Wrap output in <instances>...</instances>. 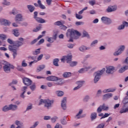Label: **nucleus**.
Listing matches in <instances>:
<instances>
[{
	"mask_svg": "<svg viewBox=\"0 0 128 128\" xmlns=\"http://www.w3.org/2000/svg\"><path fill=\"white\" fill-rule=\"evenodd\" d=\"M66 36L68 38L70 39L68 42H73L74 40H78L80 36V33L72 29H68L66 33Z\"/></svg>",
	"mask_w": 128,
	"mask_h": 128,
	"instance_id": "obj_1",
	"label": "nucleus"
},
{
	"mask_svg": "<svg viewBox=\"0 0 128 128\" xmlns=\"http://www.w3.org/2000/svg\"><path fill=\"white\" fill-rule=\"evenodd\" d=\"M24 45V42H20L19 40H16L14 42V45H9L8 46V48L10 52H13V58H16V56H18V50H16V48H20V46H22ZM16 46V48L14 47Z\"/></svg>",
	"mask_w": 128,
	"mask_h": 128,
	"instance_id": "obj_2",
	"label": "nucleus"
},
{
	"mask_svg": "<svg viewBox=\"0 0 128 128\" xmlns=\"http://www.w3.org/2000/svg\"><path fill=\"white\" fill-rule=\"evenodd\" d=\"M54 102V100H50L48 99H41L40 100V102L38 104V106H40V104H44V108H46L47 110H50V108H52Z\"/></svg>",
	"mask_w": 128,
	"mask_h": 128,
	"instance_id": "obj_3",
	"label": "nucleus"
},
{
	"mask_svg": "<svg viewBox=\"0 0 128 128\" xmlns=\"http://www.w3.org/2000/svg\"><path fill=\"white\" fill-rule=\"evenodd\" d=\"M104 72H106V68H103L101 70H99L94 73V84H98V82L100 80V77L104 74Z\"/></svg>",
	"mask_w": 128,
	"mask_h": 128,
	"instance_id": "obj_4",
	"label": "nucleus"
},
{
	"mask_svg": "<svg viewBox=\"0 0 128 128\" xmlns=\"http://www.w3.org/2000/svg\"><path fill=\"white\" fill-rule=\"evenodd\" d=\"M2 64L4 65L3 66V70L6 74H10L11 72V70H14V66L6 61H2Z\"/></svg>",
	"mask_w": 128,
	"mask_h": 128,
	"instance_id": "obj_5",
	"label": "nucleus"
},
{
	"mask_svg": "<svg viewBox=\"0 0 128 128\" xmlns=\"http://www.w3.org/2000/svg\"><path fill=\"white\" fill-rule=\"evenodd\" d=\"M126 50V46L124 45H120L117 51H116L114 52L113 55L114 56H120L121 54L124 52Z\"/></svg>",
	"mask_w": 128,
	"mask_h": 128,
	"instance_id": "obj_6",
	"label": "nucleus"
},
{
	"mask_svg": "<svg viewBox=\"0 0 128 128\" xmlns=\"http://www.w3.org/2000/svg\"><path fill=\"white\" fill-rule=\"evenodd\" d=\"M101 20L103 24H112V21L110 18L106 16H102L101 18Z\"/></svg>",
	"mask_w": 128,
	"mask_h": 128,
	"instance_id": "obj_7",
	"label": "nucleus"
},
{
	"mask_svg": "<svg viewBox=\"0 0 128 128\" xmlns=\"http://www.w3.org/2000/svg\"><path fill=\"white\" fill-rule=\"evenodd\" d=\"M126 26H128V22L126 21H124L122 24L118 26L117 30H123L125 28Z\"/></svg>",
	"mask_w": 128,
	"mask_h": 128,
	"instance_id": "obj_8",
	"label": "nucleus"
},
{
	"mask_svg": "<svg viewBox=\"0 0 128 128\" xmlns=\"http://www.w3.org/2000/svg\"><path fill=\"white\" fill-rule=\"evenodd\" d=\"M22 81L24 84L26 85L27 86H28L32 84V80H30V78H22Z\"/></svg>",
	"mask_w": 128,
	"mask_h": 128,
	"instance_id": "obj_9",
	"label": "nucleus"
},
{
	"mask_svg": "<svg viewBox=\"0 0 128 128\" xmlns=\"http://www.w3.org/2000/svg\"><path fill=\"white\" fill-rule=\"evenodd\" d=\"M90 50V48L84 45H82L78 48V50L81 52H85L86 50Z\"/></svg>",
	"mask_w": 128,
	"mask_h": 128,
	"instance_id": "obj_10",
	"label": "nucleus"
},
{
	"mask_svg": "<svg viewBox=\"0 0 128 128\" xmlns=\"http://www.w3.org/2000/svg\"><path fill=\"white\" fill-rule=\"evenodd\" d=\"M114 72V67L112 66H110L106 68V73L108 74H112Z\"/></svg>",
	"mask_w": 128,
	"mask_h": 128,
	"instance_id": "obj_11",
	"label": "nucleus"
},
{
	"mask_svg": "<svg viewBox=\"0 0 128 128\" xmlns=\"http://www.w3.org/2000/svg\"><path fill=\"white\" fill-rule=\"evenodd\" d=\"M126 112H128V106L127 104H123L122 108H120V113L126 114Z\"/></svg>",
	"mask_w": 128,
	"mask_h": 128,
	"instance_id": "obj_12",
	"label": "nucleus"
},
{
	"mask_svg": "<svg viewBox=\"0 0 128 128\" xmlns=\"http://www.w3.org/2000/svg\"><path fill=\"white\" fill-rule=\"evenodd\" d=\"M82 112H84V110L82 109H80L79 110L78 112L75 116V118H77L78 120H80V118H84L86 114L84 116H82Z\"/></svg>",
	"mask_w": 128,
	"mask_h": 128,
	"instance_id": "obj_13",
	"label": "nucleus"
},
{
	"mask_svg": "<svg viewBox=\"0 0 128 128\" xmlns=\"http://www.w3.org/2000/svg\"><path fill=\"white\" fill-rule=\"evenodd\" d=\"M61 106L64 110H66V98L65 97L63 98L62 100Z\"/></svg>",
	"mask_w": 128,
	"mask_h": 128,
	"instance_id": "obj_14",
	"label": "nucleus"
},
{
	"mask_svg": "<svg viewBox=\"0 0 128 128\" xmlns=\"http://www.w3.org/2000/svg\"><path fill=\"white\" fill-rule=\"evenodd\" d=\"M15 124L17 126L16 128H24V122L16 120L15 121Z\"/></svg>",
	"mask_w": 128,
	"mask_h": 128,
	"instance_id": "obj_15",
	"label": "nucleus"
},
{
	"mask_svg": "<svg viewBox=\"0 0 128 128\" xmlns=\"http://www.w3.org/2000/svg\"><path fill=\"white\" fill-rule=\"evenodd\" d=\"M12 34H14V36L18 37L20 36V30L18 28L13 29L12 30Z\"/></svg>",
	"mask_w": 128,
	"mask_h": 128,
	"instance_id": "obj_16",
	"label": "nucleus"
},
{
	"mask_svg": "<svg viewBox=\"0 0 128 128\" xmlns=\"http://www.w3.org/2000/svg\"><path fill=\"white\" fill-rule=\"evenodd\" d=\"M116 10V6H109L106 9L107 12H112Z\"/></svg>",
	"mask_w": 128,
	"mask_h": 128,
	"instance_id": "obj_17",
	"label": "nucleus"
},
{
	"mask_svg": "<svg viewBox=\"0 0 128 128\" xmlns=\"http://www.w3.org/2000/svg\"><path fill=\"white\" fill-rule=\"evenodd\" d=\"M47 80L52 82H56L58 80V78L56 76H50L46 78Z\"/></svg>",
	"mask_w": 128,
	"mask_h": 128,
	"instance_id": "obj_18",
	"label": "nucleus"
},
{
	"mask_svg": "<svg viewBox=\"0 0 128 128\" xmlns=\"http://www.w3.org/2000/svg\"><path fill=\"white\" fill-rule=\"evenodd\" d=\"M112 93H108L103 96V100H108V98H112Z\"/></svg>",
	"mask_w": 128,
	"mask_h": 128,
	"instance_id": "obj_19",
	"label": "nucleus"
},
{
	"mask_svg": "<svg viewBox=\"0 0 128 128\" xmlns=\"http://www.w3.org/2000/svg\"><path fill=\"white\" fill-rule=\"evenodd\" d=\"M116 90V88H108L105 89L103 90L104 94H107L108 92H114Z\"/></svg>",
	"mask_w": 128,
	"mask_h": 128,
	"instance_id": "obj_20",
	"label": "nucleus"
},
{
	"mask_svg": "<svg viewBox=\"0 0 128 128\" xmlns=\"http://www.w3.org/2000/svg\"><path fill=\"white\" fill-rule=\"evenodd\" d=\"M10 22L8 21V20H6V19H2L1 24L2 26H10Z\"/></svg>",
	"mask_w": 128,
	"mask_h": 128,
	"instance_id": "obj_21",
	"label": "nucleus"
},
{
	"mask_svg": "<svg viewBox=\"0 0 128 128\" xmlns=\"http://www.w3.org/2000/svg\"><path fill=\"white\" fill-rule=\"evenodd\" d=\"M16 22H22V14H18L15 17Z\"/></svg>",
	"mask_w": 128,
	"mask_h": 128,
	"instance_id": "obj_22",
	"label": "nucleus"
},
{
	"mask_svg": "<svg viewBox=\"0 0 128 128\" xmlns=\"http://www.w3.org/2000/svg\"><path fill=\"white\" fill-rule=\"evenodd\" d=\"M97 116H98V114H96V112H92L90 116L92 122H94V120L96 118Z\"/></svg>",
	"mask_w": 128,
	"mask_h": 128,
	"instance_id": "obj_23",
	"label": "nucleus"
},
{
	"mask_svg": "<svg viewBox=\"0 0 128 128\" xmlns=\"http://www.w3.org/2000/svg\"><path fill=\"white\" fill-rule=\"evenodd\" d=\"M34 20H36V22L40 24H44V22H46V20L38 16L34 18Z\"/></svg>",
	"mask_w": 128,
	"mask_h": 128,
	"instance_id": "obj_24",
	"label": "nucleus"
},
{
	"mask_svg": "<svg viewBox=\"0 0 128 128\" xmlns=\"http://www.w3.org/2000/svg\"><path fill=\"white\" fill-rule=\"evenodd\" d=\"M72 74L70 72H64L62 74V76L65 78H70Z\"/></svg>",
	"mask_w": 128,
	"mask_h": 128,
	"instance_id": "obj_25",
	"label": "nucleus"
},
{
	"mask_svg": "<svg viewBox=\"0 0 128 128\" xmlns=\"http://www.w3.org/2000/svg\"><path fill=\"white\" fill-rule=\"evenodd\" d=\"M84 68L85 72H88L92 68V66L88 65V63H84Z\"/></svg>",
	"mask_w": 128,
	"mask_h": 128,
	"instance_id": "obj_26",
	"label": "nucleus"
},
{
	"mask_svg": "<svg viewBox=\"0 0 128 128\" xmlns=\"http://www.w3.org/2000/svg\"><path fill=\"white\" fill-rule=\"evenodd\" d=\"M65 57V60L66 61L67 64H68L72 60V55H68L64 56Z\"/></svg>",
	"mask_w": 128,
	"mask_h": 128,
	"instance_id": "obj_27",
	"label": "nucleus"
},
{
	"mask_svg": "<svg viewBox=\"0 0 128 128\" xmlns=\"http://www.w3.org/2000/svg\"><path fill=\"white\" fill-rule=\"evenodd\" d=\"M40 48L36 49L34 50L32 52V54L33 56H38V54H40Z\"/></svg>",
	"mask_w": 128,
	"mask_h": 128,
	"instance_id": "obj_28",
	"label": "nucleus"
},
{
	"mask_svg": "<svg viewBox=\"0 0 128 128\" xmlns=\"http://www.w3.org/2000/svg\"><path fill=\"white\" fill-rule=\"evenodd\" d=\"M45 68H46V65L44 64L40 65L37 68L36 72H41V70H44Z\"/></svg>",
	"mask_w": 128,
	"mask_h": 128,
	"instance_id": "obj_29",
	"label": "nucleus"
},
{
	"mask_svg": "<svg viewBox=\"0 0 128 128\" xmlns=\"http://www.w3.org/2000/svg\"><path fill=\"white\" fill-rule=\"evenodd\" d=\"M57 96H62L64 94V92L61 90H57L55 92Z\"/></svg>",
	"mask_w": 128,
	"mask_h": 128,
	"instance_id": "obj_30",
	"label": "nucleus"
},
{
	"mask_svg": "<svg viewBox=\"0 0 128 128\" xmlns=\"http://www.w3.org/2000/svg\"><path fill=\"white\" fill-rule=\"evenodd\" d=\"M9 108L10 110H18V106L16 105L10 104Z\"/></svg>",
	"mask_w": 128,
	"mask_h": 128,
	"instance_id": "obj_31",
	"label": "nucleus"
},
{
	"mask_svg": "<svg viewBox=\"0 0 128 128\" xmlns=\"http://www.w3.org/2000/svg\"><path fill=\"white\" fill-rule=\"evenodd\" d=\"M56 84H58V86H62L63 84L62 79L58 78V79L56 80Z\"/></svg>",
	"mask_w": 128,
	"mask_h": 128,
	"instance_id": "obj_32",
	"label": "nucleus"
},
{
	"mask_svg": "<svg viewBox=\"0 0 128 128\" xmlns=\"http://www.w3.org/2000/svg\"><path fill=\"white\" fill-rule=\"evenodd\" d=\"M126 70H128V66H125L124 67L120 68L118 72L120 74H122V72H124Z\"/></svg>",
	"mask_w": 128,
	"mask_h": 128,
	"instance_id": "obj_33",
	"label": "nucleus"
},
{
	"mask_svg": "<svg viewBox=\"0 0 128 128\" xmlns=\"http://www.w3.org/2000/svg\"><path fill=\"white\" fill-rule=\"evenodd\" d=\"M38 6H39V8H42V10L46 9V6L42 4V1H40V0H38Z\"/></svg>",
	"mask_w": 128,
	"mask_h": 128,
	"instance_id": "obj_34",
	"label": "nucleus"
},
{
	"mask_svg": "<svg viewBox=\"0 0 128 128\" xmlns=\"http://www.w3.org/2000/svg\"><path fill=\"white\" fill-rule=\"evenodd\" d=\"M2 112H8V110H10V106H8L6 105V106H3L2 108Z\"/></svg>",
	"mask_w": 128,
	"mask_h": 128,
	"instance_id": "obj_35",
	"label": "nucleus"
},
{
	"mask_svg": "<svg viewBox=\"0 0 128 128\" xmlns=\"http://www.w3.org/2000/svg\"><path fill=\"white\" fill-rule=\"evenodd\" d=\"M58 62H60V60L58 58H55L53 60V64L55 66H58Z\"/></svg>",
	"mask_w": 128,
	"mask_h": 128,
	"instance_id": "obj_36",
	"label": "nucleus"
},
{
	"mask_svg": "<svg viewBox=\"0 0 128 128\" xmlns=\"http://www.w3.org/2000/svg\"><path fill=\"white\" fill-rule=\"evenodd\" d=\"M27 8L30 12H32L34 10V7L32 5L27 6Z\"/></svg>",
	"mask_w": 128,
	"mask_h": 128,
	"instance_id": "obj_37",
	"label": "nucleus"
},
{
	"mask_svg": "<svg viewBox=\"0 0 128 128\" xmlns=\"http://www.w3.org/2000/svg\"><path fill=\"white\" fill-rule=\"evenodd\" d=\"M90 100V96L86 95L83 98V102H88Z\"/></svg>",
	"mask_w": 128,
	"mask_h": 128,
	"instance_id": "obj_38",
	"label": "nucleus"
},
{
	"mask_svg": "<svg viewBox=\"0 0 128 128\" xmlns=\"http://www.w3.org/2000/svg\"><path fill=\"white\" fill-rule=\"evenodd\" d=\"M122 104L124 105L126 104L127 106H128V96H126L124 100H122Z\"/></svg>",
	"mask_w": 128,
	"mask_h": 128,
	"instance_id": "obj_39",
	"label": "nucleus"
},
{
	"mask_svg": "<svg viewBox=\"0 0 128 128\" xmlns=\"http://www.w3.org/2000/svg\"><path fill=\"white\" fill-rule=\"evenodd\" d=\"M70 66H76V64H78V62H72L70 61V62L68 63Z\"/></svg>",
	"mask_w": 128,
	"mask_h": 128,
	"instance_id": "obj_40",
	"label": "nucleus"
},
{
	"mask_svg": "<svg viewBox=\"0 0 128 128\" xmlns=\"http://www.w3.org/2000/svg\"><path fill=\"white\" fill-rule=\"evenodd\" d=\"M64 22H60V21H57V22H55L54 23V26H62V24H64Z\"/></svg>",
	"mask_w": 128,
	"mask_h": 128,
	"instance_id": "obj_41",
	"label": "nucleus"
},
{
	"mask_svg": "<svg viewBox=\"0 0 128 128\" xmlns=\"http://www.w3.org/2000/svg\"><path fill=\"white\" fill-rule=\"evenodd\" d=\"M98 40H94L90 44V46H91V48H94V46H95L96 44H98Z\"/></svg>",
	"mask_w": 128,
	"mask_h": 128,
	"instance_id": "obj_42",
	"label": "nucleus"
},
{
	"mask_svg": "<svg viewBox=\"0 0 128 128\" xmlns=\"http://www.w3.org/2000/svg\"><path fill=\"white\" fill-rule=\"evenodd\" d=\"M106 126V124L102 122L99 124L96 128H104V126Z\"/></svg>",
	"mask_w": 128,
	"mask_h": 128,
	"instance_id": "obj_43",
	"label": "nucleus"
},
{
	"mask_svg": "<svg viewBox=\"0 0 128 128\" xmlns=\"http://www.w3.org/2000/svg\"><path fill=\"white\" fill-rule=\"evenodd\" d=\"M86 82L84 81H79L78 82V86L80 88L84 85V84Z\"/></svg>",
	"mask_w": 128,
	"mask_h": 128,
	"instance_id": "obj_44",
	"label": "nucleus"
},
{
	"mask_svg": "<svg viewBox=\"0 0 128 128\" xmlns=\"http://www.w3.org/2000/svg\"><path fill=\"white\" fill-rule=\"evenodd\" d=\"M102 106H100L97 109V112H98V114H100V112H102Z\"/></svg>",
	"mask_w": 128,
	"mask_h": 128,
	"instance_id": "obj_45",
	"label": "nucleus"
},
{
	"mask_svg": "<svg viewBox=\"0 0 128 128\" xmlns=\"http://www.w3.org/2000/svg\"><path fill=\"white\" fill-rule=\"evenodd\" d=\"M30 88L31 90H32V92H34V90H36V84H32L30 86Z\"/></svg>",
	"mask_w": 128,
	"mask_h": 128,
	"instance_id": "obj_46",
	"label": "nucleus"
},
{
	"mask_svg": "<svg viewBox=\"0 0 128 128\" xmlns=\"http://www.w3.org/2000/svg\"><path fill=\"white\" fill-rule=\"evenodd\" d=\"M47 42H50V44H52V42H54V40L52 38H48L47 40Z\"/></svg>",
	"mask_w": 128,
	"mask_h": 128,
	"instance_id": "obj_47",
	"label": "nucleus"
},
{
	"mask_svg": "<svg viewBox=\"0 0 128 128\" xmlns=\"http://www.w3.org/2000/svg\"><path fill=\"white\" fill-rule=\"evenodd\" d=\"M42 58H44V54H41L40 55H39L37 58V61H36V62H38L40 60H41Z\"/></svg>",
	"mask_w": 128,
	"mask_h": 128,
	"instance_id": "obj_48",
	"label": "nucleus"
},
{
	"mask_svg": "<svg viewBox=\"0 0 128 128\" xmlns=\"http://www.w3.org/2000/svg\"><path fill=\"white\" fill-rule=\"evenodd\" d=\"M82 34L86 38H90V35L88 34V33L86 32V31H83Z\"/></svg>",
	"mask_w": 128,
	"mask_h": 128,
	"instance_id": "obj_49",
	"label": "nucleus"
},
{
	"mask_svg": "<svg viewBox=\"0 0 128 128\" xmlns=\"http://www.w3.org/2000/svg\"><path fill=\"white\" fill-rule=\"evenodd\" d=\"M74 44H67V47L68 48H74Z\"/></svg>",
	"mask_w": 128,
	"mask_h": 128,
	"instance_id": "obj_50",
	"label": "nucleus"
},
{
	"mask_svg": "<svg viewBox=\"0 0 128 128\" xmlns=\"http://www.w3.org/2000/svg\"><path fill=\"white\" fill-rule=\"evenodd\" d=\"M18 80H12V82L9 84V86H12V84H17Z\"/></svg>",
	"mask_w": 128,
	"mask_h": 128,
	"instance_id": "obj_51",
	"label": "nucleus"
},
{
	"mask_svg": "<svg viewBox=\"0 0 128 128\" xmlns=\"http://www.w3.org/2000/svg\"><path fill=\"white\" fill-rule=\"evenodd\" d=\"M60 30H66V28H68V27H66V26L64 25V24H62V25H61L60 26Z\"/></svg>",
	"mask_w": 128,
	"mask_h": 128,
	"instance_id": "obj_52",
	"label": "nucleus"
},
{
	"mask_svg": "<svg viewBox=\"0 0 128 128\" xmlns=\"http://www.w3.org/2000/svg\"><path fill=\"white\" fill-rule=\"evenodd\" d=\"M32 108V105H30L27 106L26 110H25V112H28V110H30Z\"/></svg>",
	"mask_w": 128,
	"mask_h": 128,
	"instance_id": "obj_53",
	"label": "nucleus"
},
{
	"mask_svg": "<svg viewBox=\"0 0 128 128\" xmlns=\"http://www.w3.org/2000/svg\"><path fill=\"white\" fill-rule=\"evenodd\" d=\"M7 42L10 44H13V46H14V41H13L12 40V39H8Z\"/></svg>",
	"mask_w": 128,
	"mask_h": 128,
	"instance_id": "obj_54",
	"label": "nucleus"
},
{
	"mask_svg": "<svg viewBox=\"0 0 128 128\" xmlns=\"http://www.w3.org/2000/svg\"><path fill=\"white\" fill-rule=\"evenodd\" d=\"M60 122L62 124H63L64 126H66V124H68V122H66V120L64 119H62Z\"/></svg>",
	"mask_w": 128,
	"mask_h": 128,
	"instance_id": "obj_55",
	"label": "nucleus"
},
{
	"mask_svg": "<svg viewBox=\"0 0 128 128\" xmlns=\"http://www.w3.org/2000/svg\"><path fill=\"white\" fill-rule=\"evenodd\" d=\"M102 106V108L104 110H108V107L106 106L104 104H103Z\"/></svg>",
	"mask_w": 128,
	"mask_h": 128,
	"instance_id": "obj_56",
	"label": "nucleus"
},
{
	"mask_svg": "<svg viewBox=\"0 0 128 128\" xmlns=\"http://www.w3.org/2000/svg\"><path fill=\"white\" fill-rule=\"evenodd\" d=\"M78 72L79 74H84L86 72V70H84V68H82L80 70H78Z\"/></svg>",
	"mask_w": 128,
	"mask_h": 128,
	"instance_id": "obj_57",
	"label": "nucleus"
},
{
	"mask_svg": "<svg viewBox=\"0 0 128 128\" xmlns=\"http://www.w3.org/2000/svg\"><path fill=\"white\" fill-rule=\"evenodd\" d=\"M58 118V116H54L51 118V121L52 122H56Z\"/></svg>",
	"mask_w": 128,
	"mask_h": 128,
	"instance_id": "obj_58",
	"label": "nucleus"
},
{
	"mask_svg": "<svg viewBox=\"0 0 128 128\" xmlns=\"http://www.w3.org/2000/svg\"><path fill=\"white\" fill-rule=\"evenodd\" d=\"M76 18H78V20H82V16L78 14H76Z\"/></svg>",
	"mask_w": 128,
	"mask_h": 128,
	"instance_id": "obj_59",
	"label": "nucleus"
},
{
	"mask_svg": "<svg viewBox=\"0 0 128 128\" xmlns=\"http://www.w3.org/2000/svg\"><path fill=\"white\" fill-rule=\"evenodd\" d=\"M6 38H7V36L6 35L0 34V38H1V40H6Z\"/></svg>",
	"mask_w": 128,
	"mask_h": 128,
	"instance_id": "obj_60",
	"label": "nucleus"
},
{
	"mask_svg": "<svg viewBox=\"0 0 128 128\" xmlns=\"http://www.w3.org/2000/svg\"><path fill=\"white\" fill-rule=\"evenodd\" d=\"M22 66H24V68H26V66H28V64L26 63L25 60H24L22 62Z\"/></svg>",
	"mask_w": 128,
	"mask_h": 128,
	"instance_id": "obj_61",
	"label": "nucleus"
},
{
	"mask_svg": "<svg viewBox=\"0 0 128 128\" xmlns=\"http://www.w3.org/2000/svg\"><path fill=\"white\" fill-rule=\"evenodd\" d=\"M102 95V90H99L97 92L96 96H100Z\"/></svg>",
	"mask_w": 128,
	"mask_h": 128,
	"instance_id": "obj_62",
	"label": "nucleus"
},
{
	"mask_svg": "<svg viewBox=\"0 0 128 128\" xmlns=\"http://www.w3.org/2000/svg\"><path fill=\"white\" fill-rule=\"evenodd\" d=\"M124 64H128V52H127V57L124 60Z\"/></svg>",
	"mask_w": 128,
	"mask_h": 128,
	"instance_id": "obj_63",
	"label": "nucleus"
},
{
	"mask_svg": "<svg viewBox=\"0 0 128 128\" xmlns=\"http://www.w3.org/2000/svg\"><path fill=\"white\" fill-rule=\"evenodd\" d=\"M54 128H62V126L60 124L57 123L54 127Z\"/></svg>",
	"mask_w": 128,
	"mask_h": 128,
	"instance_id": "obj_64",
	"label": "nucleus"
}]
</instances>
